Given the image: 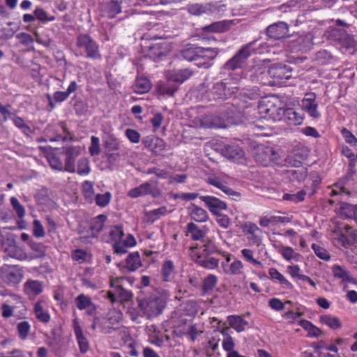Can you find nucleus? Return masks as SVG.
I'll list each match as a JSON object with an SVG mask.
<instances>
[{
	"instance_id": "nucleus-33",
	"label": "nucleus",
	"mask_w": 357,
	"mask_h": 357,
	"mask_svg": "<svg viewBox=\"0 0 357 357\" xmlns=\"http://www.w3.org/2000/svg\"><path fill=\"white\" fill-rule=\"evenodd\" d=\"M105 12L109 18H114L121 12V2L116 0H112L107 3Z\"/></svg>"
},
{
	"instance_id": "nucleus-13",
	"label": "nucleus",
	"mask_w": 357,
	"mask_h": 357,
	"mask_svg": "<svg viewBox=\"0 0 357 357\" xmlns=\"http://www.w3.org/2000/svg\"><path fill=\"white\" fill-rule=\"evenodd\" d=\"M289 31V26L284 22L274 23L266 28V33L270 38L278 40L285 37Z\"/></svg>"
},
{
	"instance_id": "nucleus-38",
	"label": "nucleus",
	"mask_w": 357,
	"mask_h": 357,
	"mask_svg": "<svg viewBox=\"0 0 357 357\" xmlns=\"http://www.w3.org/2000/svg\"><path fill=\"white\" fill-rule=\"evenodd\" d=\"M174 271V265L172 261H165L162 266V276L163 281L169 282L172 278Z\"/></svg>"
},
{
	"instance_id": "nucleus-3",
	"label": "nucleus",
	"mask_w": 357,
	"mask_h": 357,
	"mask_svg": "<svg viewBox=\"0 0 357 357\" xmlns=\"http://www.w3.org/2000/svg\"><path fill=\"white\" fill-rule=\"evenodd\" d=\"M76 46L85 54V56L93 60H101L102 55L99 45L86 33H82L77 37Z\"/></svg>"
},
{
	"instance_id": "nucleus-59",
	"label": "nucleus",
	"mask_w": 357,
	"mask_h": 357,
	"mask_svg": "<svg viewBox=\"0 0 357 357\" xmlns=\"http://www.w3.org/2000/svg\"><path fill=\"white\" fill-rule=\"evenodd\" d=\"M345 142L353 146H357V138L347 128H343L341 131Z\"/></svg>"
},
{
	"instance_id": "nucleus-25",
	"label": "nucleus",
	"mask_w": 357,
	"mask_h": 357,
	"mask_svg": "<svg viewBox=\"0 0 357 357\" xmlns=\"http://www.w3.org/2000/svg\"><path fill=\"white\" fill-rule=\"evenodd\" d=\"M159 183L157 180L151 179L143 183L146 195H151L153 198L160 197L162 191L159 188Z\"/></svg>"
},
{
	"instance_id": "nucleus-11",
	"label": "nucleus",
	"mask_w": 357,
	"mask_h": 357,
	"mask_svg": "<svg viewBox=\"0 0 357 357\" xmlns=\"http://www.w3.org/2000/svg\"><path fill=\"white\" fill-rule=\"evenodd\" d=\"M144 146L155 155H160L166 148L163 139L153 135L146 136L142 139Z\"/></svg>"
},
{
	"instance_id": "nucleus-61",
	"label": "nucleus",
	"mask_w": 357,
	"mask_h": 357,
	"mask_svg": "<svg viewBox=\"0 0 357 357\" xmlns=\"http://www.w3.org/2000/svg\"><path fill=\"white\" fill-rule=\"evenodd\" d=\"M86 256V252L82 249H77L72 253V259L79 264L84 262Z\"/></svg>"
},
{
	"instance_id": "nucleus-47",
	"label": "nucleus",
	"mask_w": 357,
	"mask_h": 357,
	"mask_svg": "<svg viewBox=\"0 0 357 357\" xmlns=\"http://www.w3.org/2000/svg\"><path fill=\"white\" fill-rule=\"evenodd\" d=\"M167 211V208L165 206L160 207L156 209H153L152 211H148L146 213V216L148 220L151 222H154L155 220L159 219L162 215H164Z\"/></svg>"
},
{
	"instance_id": "nucleus-50",
	"label": "nucleus",
	"mask_w": 357,
	"mask_h": 357,
	"mask_svg": "<svg viewBox=\"0 0 357 357\" xmlns=\"http://www.w3.org/2000/svg\"><path fill=\"white\" fill-rule=\"evenodd\" d=\"M217 277L214 275H208L203 282V291L204 293L212 290L217 284Z\"/></svg>"
},
{
	"instance_id": "nucleus-40",
	"label": "nucleus",
	"mask_w": 357,
	"mask_h": 357,
	"mask_svg": "<svg viewBox=\"0 0 357 357\" xmlns=\"http://www.w3.org/2000/svg\"><path fill=\"white\" fill-rule=\"evenodd\" d=\"M75 303L77 307L80 310L89 308L93 305L91 298L84 294H81L76 297Z\"/></svg>"
},
{
	"instance_id": "nucleus-64",
	"label": "nucleus",
	"mask_w": 357,
	"mask_h": 357,
	"mask_svg": "<svg viewBox=\"0 0 357 357\" xmlns=\"http://www.w3.org/2000/svg\"><path fill=\"white\" fill-rule=\"evenodd\" d=\"M74 109L77 115H84L87 112V105L82 100H77L74 104Z\"/></svg>"
},
{
	"instance_id": "nucleus-32",
	"label": "nucleus",
	"mask_w": 357,
	"mask_h": 357,
	"mask_svg": "<svg viewBox=\"0 0 357 357\" xmlns=\"http://www.w3.org/2000/svg\"><path fill=\"white\" fill-rule=\"evenodd\" d=\"M186 236L190 235L193 241H199L204 237V232L194 222H189L186 226Z\"/></svg>"
},
{
	"instance_id": "nucleus-21",
	"label": "nucleus",
	"mask_w": 357,
	"mask_h": 357,
	"mask_svg": "<svg viewBox=\"0 0 357 357\" xmlns=\"http://www.w3.org/2000/svg\"><path fill=\"white\" fill-rule=\"evenodd\" d=\"M202 126L208 128H225V120L219 116L213 114L205 115L201 120Z\"/></svg>"
},
{
	"instance_id": "nucleus-6",
	"label": "nucleus",
	"mask_w": 357,
	"mask_h": 357,
	"mask_svg": "<svg viewBox=\"0 0 357 357\" xmlns=\"http://www.w3.org/2000/svg\"><path fill=\"white\" fill-rule=\"evenodd\" d=\"M238 88L231 82L226 80L215 83L211 89L214 99L225 100L235 94Z\"/></svg>"
},
{
	"instance_id": "nucleus-24",
	"label": "nucleus",
	"mask_w": 357,
	"mask_h": 357,
	"mask_svg": "<svg viewBox=\"0 0 357 357\" xmlns=\"http://www.w3.org/2000/svg\"><path fill=\"white\" fill-rule=\"evenodd\" d=\"M29 245L31 250L29 260L43 258L45 256L46 246L43 243L31 241L29 242Z\"/></svg>"
},
{
	"instance_id": "nucleus-26",
	"label": "nucleus",
	"mask_w": 357,
	"mask_h": 357,
	"mask_svg": "<svg viewBox=\"0 0 357 357\" xmlns=\"http://www.w3.org/2000/svg\"><path fill=\"white\" fill-rule=\"evenodd\" d=\"M126 267L130 271H135L142 266L140 256L138 252H133L130 253L126 259Z\"/></svg>"
},
{
	"instance_id": "nucleus-34",
	"label": "nucleus",
	"mask_w": 357,
	"mask_h": 357,
	"mask_svg": "<svg viewBox=\"0 0 357 357\" xmlns=\"http://www.w3.org/2000/svg\"><path fill=\"white\" fill-rule=\"evenodd\" d=\"M34 314L36 318L44 324H47L50 320V315L44 310L42 303L39 301L36 302L34 305Z\"/></svg>"
},
{
	"instance_id": "nucleus-45",
	"label": "nucleus",
	"mask_w": 357,
	"mask_h": 357,
	"mask_svg": "<svg viewBox=\"0 0 357 357\" xmlns=\"http://www.w3.org/2000/svg\"><path fill=\"white\" fill-rule=\"evenodd\" d=\"M305 195L306 192L304 190H301L295 194L284 193L282 195V199L298 203L304 200Z\"/></svg>"
},
{
	"instance_id": "nucleus-28",
	"label": "nucleus",
	"mask_w": 357,
	"mask_h": 357,
	"mask_svg": "<svg viewBox=\"0 0 357 357\" xmlns=\"http://www.w3.org/2000/svg\"><path fill=\"white\" fill-rule=\"evenodd\" d=\"M77 84L75 81L70 82L66 91H56L53 95V99L57 102H61L68 99L69 96L77 91Z\"/></svg>"
},
{
	"instance_id": "nucleus-14",
	"label": "nucleus",
	"mask_w": 357,
	"mask_h": 357,
	"mask_svg": "<svg viewBox=\"0 0 357 357\" xmlns=\"http://www.w3.org/2000/svg\"><path fill=\"white\" fill-rule=\"evenodd\" d=\"M291 67L281 63L273 64L268 71L269 76L277 80L290 79L291 77Z\"/></svg>"
},
{
	"instance_id": "nucleus-49",
	"label": "nucleus",
	"mask_w": 357,
	"mask_h": 357,
	"mask_svg": "<svg viewBox=\"0 0 357 357\" xmlns=\"http://www.w3.org/2000/svg\"><path fill=\"white\" fill-rule=\"evenodd\" d=\"M340 40L342 47L347 49L354 48L356 45V41L354 37L346 33L342 34Z\"/></svg>"
},
{
	"instance_id": "nucleus-52",
	"label": "nucleus",
	"mask_w": 357,
	"mask_h": 357,
	"mask_svg": "<svg viewBox=\"0 0 357 357\" xmlns=\"http://www.w3.org/2000/svg\"><path fill=\"white\" fill-rule=\"evenodd\" d=\"M112 195L109 192H106L104 194H97L96 195V204L100 207L106 206L110 202Z\"/></svg>"
},
{
	"instance_id": "nucleus-53",
	"label": "nucleus",
	"mask_w": 357,
	"mask_h": 357,
	"mask_svg": "<svg viewBox=\"0 0 357 357\" xmlns=\"http://www.w3.org/2000/svg\"><path fill=\"white\" fill-rule=\"evenodd\" d=\"M47 158L52 168L59 171L64 170L62 161L54 154H50Z\"/></svg>"
},
{
	"instance_id": "nucleus-55",
	"label": "nucleus",
	"mask_w": 357,
	"mask_h": 357,
	"mask_svg": "<svg viewBox=\"0 0 357 357\" xmlns=\"http://www.w3.org/2000/svg\"><path fill=\"white\" fill-rule=\"evenodd\" d=\"M91 156L97 155L100 153L99 138L96 136L91 137V146L89 149Z\"/></svg>"
},
{
	"instance_id": "nucleus-17",
	"label": "nucleus",
	"mask_w": 357,
	"mask_h": 357,
	"mask_svg": "<svg viewBox=\"0 0 357 357\" xmlns=\"http://www.w3.org/2000/svg\"><path fill=\"white\" fill-rule=\"evenodd\" d=\"M221 151L223 156L231 160H238L244 156L243 150L235 144L225 145Z\"/></svg>"
},
{
	"instance_id": "nucleus-8",
	"label": "nucleus",
	"mask_w": 357,
	"mask_h": 357,
	"mask_svg": "<svg viewBox=\"0 0 357 357\" xmlns=\"http://www.w3.org/2000/svg\"><path fill=\"white\" fill-rule=\"evenodd\" d=\"M62 153L65 155L64 171L70 173L75 172V160L81 153L79 146H69L63 148Z\"/></svg>"
},
{
	"instance_id": "nucleus-62",
	"label": "nucleus",
	"mask_w": 357,
	"mask_h": 357,
	"mask_svg": "<svg viewBox=\"0 0 357 357\" xmlns=\"http://www.w3.org/2000/svg\"><path fill=\"white\" fill-rule=\"evenodd\" d=\"M33 234L37 238H42L45 236L44 228L38 220L33 222Z\"/></svg>"
},
{
	"instance_id": "nucleus-54",
	"label": "nucleus",
	"mask_w": 357,
	"mask_h": 357,
	"mask_svg": "<svg viewBox=\"0 0 357 357\" xmlns=\"http://www.w3.org/2000/svg\"><path fill=\"white\" fill-rule=\"evenodd\" d=\"M10 204L13 206V208L17 213V215L19 218H24L25 215V210L22 205L20 203L19 200L16 197L10 198Z\"/></svg>"
},
{
	"instance_id": "nucleus-4",
	"label": "nucleus",
	"mask_w": 357,
	"mask_h": 357,
	"mask_svg": "<svg viewBox=\"0 0 357 357\" xmlns=\"http://www.w3.org/2000/svg\"><path fill=\"white\" fill-rule=\"evenodd\" d=\"M255 43H249L243 45L241 49L229 60H228L224 68L228 70H234L242 68L246 62L248 58L252 54Z\"/></svg>"
},
{
	"instance_id": "nucleus-20",
	"label": "nucleus",
	"mask_w": 357,
	"mask_h": 357,
	"mask_svg": "<svg viewBox=\"0 0 357 357\" xmlns=\"http://www.w3.org/2000/svg\"><path fill=\"white\" fill-rule=\"evenodd\" d=\"M43 290V283L39 280L29 279L24 284V291L30 297L39 295Z\"/></svg>"
},
{
	"instance_id": "nucleus-57",
	"label": "nucleus",
	"mask_w": 357,
	"mask_h": 357,
	"mask_svg": "<svg viewBox=\"0 0 357 357\" xmlns=\"http://www.w3.org/2000/svg\"><path fill=\"white\" fill-rule=\"evenodd\" d=\"M312 248L314 250L316 255L320 259L325 261H328L330 259V255L324 248L316 244H312Z\"/></svg>"
},
{
	"instance_id": "nucleus-1",
	"label": "nucleus",
	"mask_w": 357,
	"mask_h": 357,
	"mask_svg": "<svg viewBox=\"0 0 357 357\" xmlns=\"http://www.w3.org/2000/svg\"><path fill=\"white\" fill-rule=\"evenodd\" d=\"M193 72L189 68L172 70L166 73L167 83L158 86L160 94L173 96L178 86L189 79Z\"/></svg>"
},
{
	"instance_id": "nucleus-15",
	"label": "nucleus",
	"mask_w": 357,
	"mask_h": 357,
	"mask_svg": "<svg viewBox=\"0 0 357 357\" xmlns=\"http://www.w3.org/2000/svg\"><path fill=\"white\" fill-rule=\"evenodd\" d=\"M199 199L205 203L210 212L214 215H219V213L227 208L226 203L215 197L200 196Z\"/></svg>"
},
{
	"instance_id": "nucleus-43",
	"label": "nucleus",
	"mask_w": 357,
	"mask_h": 357,
	"mask_svg": "<svg viewBox=\"0 0 357 357\" xmlns=\"http://www.w3.org/2000/svg\"><path fill=\"white\" fill-rule=\"evenodd\" d=\"M320 321L323 324L328 326L332 329H337L341 326L340 319L331 315L321 316L320 317Z\"/></svg>"
},
{
	"instance_id": "nucleus-16",
	"label": "nucleus",
	"mask_w": 357,
	"mask_h": 357,
	"mask_svg": "<svg viewBox=\"0 0 357 357\" xmlns=\"http://www.w3.org/2000/svg\"><path fill=\"white\" fill-rule=\"evenodd\" d=\"M261 112H264L274 121H281L284 118L285 109L280 107H276L270 102L265 105L260 107Z\"/></svg>"
},
{
	"instance_id": "nucleus-31",
	"label": "nucleus",
	"mask_w": 357,
	"mask_h": 357,
	"mask_svg": "<svg viewBox=\"0 0 357 357\" xmlns=\"http://www.w3.org/2000/svg\"><path fill=\"white\" fill-rule=\"evenodd\" d=\"M208 183L210 185H212L217 188L221 190L222 192H224L225 194L228 195H236L239 196V193L234 191L230 188L227 187L225 183L222 181L218 177H210L208 178Z\"/></svg>"
},
{
	"instance_id": "nucleus-56",
	"label": "nucleus",
	"mask_w": 357,
	"mask_h": 357,
	"mask_svg": "<svg viewBox=\"0 0 357 357\" xmlns=\"http://www.w3.org/2000/svg\"><path fill=\"white\" fill-rule=\"evenodd\" d=\"M13 123L15 126L20 128L26 135H29L30 133L32 132L31 128L24 122V120L21 117L17 116L14 118Z\"/></svg>"
},
{
	"instance_id": "nucleus-22",
	"label": "nucleus",
	"mask_w": 357,
	"mask_h": 357,
	"mask_svg": "<svg viewBox=\"0 0 357 357\" xmlns=\"http://www.w3.org/2000/svg\"><path fill=\"white\" fill-rule=\"evenodd\" d=\"M227 319L229 327L234 329L237 333L244 331L248 325V322L243 319L242 315H229Z\"/></svg>"
},
{
	"instance_id": "nucleus-12",
	"label": "nucleus",
	"mask_w": 357,
	"mask_h": 357,
	"mask_svg": "<svg viewBox=\"0 0 357 357\" xmlns=\"http://www.w3.org/2000/svg\"><path fill=\"white\" fill-rule=\"evenodd\" d=\"M247 238L252 244L259 246L262 242V230L255 223L248 222L243 227Z\"/></svg>"
},
{
	"instance_id": "nucleus-5",
	"label": "nucleus",
	"mask_w": 357,
	"mask_h": 357,
	"mask_svg": "<svg viewBox=\"0 0 357 357\" xmlns=\"http://www.w3.org/2000/svg\"><path fill=\"white\" fill-rule=\"evenodd\" d=\"M23 277V271L17 266L4 264L0 268V279L9 286L18 284Z\"/></svg>"
},
{
	"instance_id": "nucleus-51",
	"label": "nucleus",
	"mask_w": 357,
	"mask_h": 357,
	"mask_svg": "<svg viewBox=\"0 0 357 357\" xmlns=\"http://www.w3.org/2000/svg\"><path fill=\"white\" fill-rule=\"evenodd\" d=\"M289 178L292 181L301 182L307 177V170L305 169L289 171Z\"/></svg>"
},
{
	"instance_id": "nucleus-44",
	"label": "nucleus",
	"mask_w": 357,
	"mask_h": 357,
	"mask_svg": "<svg viewBox=\"0 0 357 357\" xmlns=\"http://www.w3.org/2000/svg\"><path fill=\"white\" fill-rule=\"evenodd\" d=\"M31 325L27 321L17 324V331L21 340H26L29 334Z\"/></svg>"
},
{
	"instance_id": "nucleus-39",
	"label": "nucleus",
	"mask_w": 357,
	"mask_h": 357,
	"mask_svg": "<svg viewBox=\"0 0 357 357\" xmlns=\"http://www.w3.org/2000/svg\"><path fill=\"white\" fill-rule=\"evenodd\" d=\"M76 338L79 345V351L82 354H85L89 349V344L87 339L84 337L82 330L79 328L76 330Z\"/></svg>"
},
{
	"instance_id": "nucleus-36",
	"label": "nucleus",
	"mask_w": 357,
	"mask_h": 357,
	"mask_svg": "<svg viewBox=\"0 0 357 357\" xmlns=\"http://www.w3.org/2000/svg\"><path fill=\"white\" fill-rule=\"evenodd\" d=\"M198 47L195 45L187 46L181 52V56L187 61H197Z\"/></svg>"
},
{
	"instance_id": "nucleus-37",
	"label": "nucleus",
	"mask_w": 357,
	"mask_h": 357,
	"mask_svg": "<svg viewBox=\"0 0 357 357\" xmlns=\"http://www.w3.org/2000/svg\"><path fill=\"white\" fill-rule=\"evenodd\" d=\"M274 154V151L271 148H266L261 151L259 150L256 158L263 165H267L268 163L272 160V155Z\"/></svg>"
},
{
	"instance_id": "nucleus-18",
	"label": "nucleus",
	"mask_w": 357,
	"mask_h": 357,
	"mask_svg": "<svg viewBox=\"0 0 357 357\" xmlns=\"http://www.w3.org/2000/svg\"><path fill=\"white\" fill-rule=\"evenodd\" d=\"M197 61L198 65H208V61L213 60L218 55L216 48L198 47Z\"/></svg>"
},
{
	"instance_id": "nucleus-41",
	"label": "nucleus",
	"mask_w": 357,
	"mask_h": 357,
	"mask_svg": "<svg viewBox=\"0 0 357 357\" xmlns=\"http://www.w3.org/2000/svg\"><path fill=\"white\" fill-rule=\"evenodd\" d=\"M268 273L271 279L277 280L280 284L285 285L289 289L293 288L292 284L289 282L276 268H270Z\"/></svg>"
},
{
	"instance_id": "nucleus-27",
	"label": "nucleus",
	"mask_w": 357,
	"mask_h": 357,
	"mask_svg": "<svg viewBox=\"0 0 357 357\" xmlns=\"http://www.w3.org/2000/svg\"><path fill=\"white\" fill-rule=\"evenodd\" d=\"M332 273L335 278L341 279L342 282L356 283V280L350 275L349 273L340 265H334L332 267Z\"/></svg>"
},
{
	"instance_id": "nucleus-29",
	"label": "nucleus",
	"mask_w": 357,
	"mask_h": 357,
	"mask_svg": "<svg viewBox=\"0 0 357 357\" xmlns=\"http://www.w3.org/2000/svg\"><path fill=\"white\" fill-rule=\"evenodd\" d=\"M261 94L257 88L243 89L239 93V98L245 102L249 100H257Z\"/></svg>"
},
{
	"instance_id": "nucleus-7",
	"label": "nucleus",
	"mask_w": 357,
	"mask_h": 357,
	"mask_svg": "<svg viewBox=\"0 0 357 357\" xmlns=\"http://www.w3.org/2000/svg\"><path fill=\"white\" fill-rule=\"evenodd\" d=\"M172 46L166 40H160L147 47L146 55L151 59L156 61L167 55L171 51Z\"/></svg>"
},
{
	"instance_id": "nucleus-48",
	"label": "nucleus",
	"mask_w": 357,
	"mask_h": 357,
	"mask_svg": "<svg viewBox=\"0 0 357 357\" xmlns=\"http://www.w3.org/2000/svg\"><path fill=\"white\" fill-rule=\"evenodd\" d=\"M203 241V255L206 257L218 252V248L216 247L214 242L211 239L206 238L204 239Z\"/></svg>"
},
{
	"instance_id": "nucleus-30",
	"label": "nucleus",
	"mask_w": 357,
	"mask_h": 357,
	"mask_svg": "<svg viewBox=\"0 0 357 357\" xmlns=\"http://www.w3.org/2000/svg\"><path fill=\"white\" fill-rule=\"evenodd\" d=\"M284 119L287 121L288 123L291 125L301 124L303 117L300 113L295 111L293 108H286Z\"/></svg>"
},
{
	"instance_id": "nucleus-63",
	"label": "nucleus",
	"mask_w": 357,
	"mask_h": 357,
	"mask_svg": "<svg viewBox=\"0 0 357 357\" xmlns=\"http://www.w3.org/2000/svg\"><path fill=\"white\" fill-rule=\"evenodd\" d=\"M145 195L146 194L143 186V183L136 188L130 189L128 192V196L132 198H137L140 196Z\"/></svg>"
},
{
	"instance_id": "nucleus-46",
	"label": "nucleus",
	"mask_w": 357,
	"mask_h": 357,
	"mask_svg": "<svg viewBox=\"0 0 357 357\" xmlns=\"http://www.w3.org/2000/svg\"><path fill=\"white\" fill-rule=\"evenodd\" d=\"M91 172L89 161L86 158H81L77 162V172L79 175H88Z\"/></svg>"
},
{
	"instance_id": "nucleus-19",
	"label": "nucleus",
	"mask_w": 357,
	"mask_h": 357,
	"mask_svg": "<svg viewBox=\"0 0 357 357\" xmlns=\"http://www.w3.org/2000/svg\"><path fill=\"white\" fill-rule=\"evenodd\" d=\"M310 43V38L307 36H299L289 40L288 47L291 52H300L305 50Z\"/></svg>"
},
{
	"instance_id": "nucleus-23",
	"label": "nucleus",
	"mask_w": 357,
	"mask_h": 357,
	"mask_svg": "<svg viewBox=\"0 0 357 357\" xmlns=\"http://www.w3.org/2000/svg\"><path fill=\"white\" fill-rule=\"evenodd\" d=\"M188 211L191 219L195 222H205L208 219L207 212L195 204H191V206L188 208Z\"/></svg>"
},
{
	"instance_id": "nucleus-35",
	"label": "nucleus",
	"mask_w": 357,
	"mask_h": 357,
	"mask_svg": "<svg viewBox=\"0 0 357 357\" xmlns=\"http://www.w3.org/2000/svg\"><path fill=\"white\" fill-rule=\"evenodd\" d=\"M106 220L107 216L102 214L98 215L94 218L90 227V229L93 232V237H97V234L102 231Z\"/></svg>"
},
{
	"instance_id": "nucleus-42",
	"label": "nucleus",
	"mask_w": 357,
	"mask_h": 357,
	"mask_svg": "<svg viewBox=\"0 0 357 357\" xmlns=\"http://www.w3.org/2000/svg\"><path fill=\"white\" fill-rule=\"evenodd\" d=\"M151 89V83L146 78H137L135 83V92L137 93H144Z\"/></svg>"
},
{
	"instance_id": "nucleus-2",
	"label": "nucleus",
	"mask_w": 357,
	"mask_h": 357,
	"mask_svg": "<svg viewBox=\"0 0 357 357\" xmlns=\"http://www.w3.org/2000/svg\"><path fill=\"white\" fill-rule=\"evenodd\" d=\"M167 298L160 292H155L149 297L138 301V306L148 317H155L160 314L166 306Z\"/></svg>"
},
{
	"instance_id": "nucleus-58",
	"label": "nucleus",
	"mask_w": 357,
	"mask_h": 357,
	"mask_svg": "<svg viewBox=\"0 0 357 357\" xmlns=\"http://www.w3.org/2000/svg\"><path fill=\"white\" fill-rule=\"evenodd\" d=\"M123 235L124 233L122 227L120 225L112 227L109 231V236H111L112 239L116 242L121 240Z\"/></svg>"
},
{
	"instance_id": "nucleus-9",
	"label": "nucleus",
	"mask_w": 357,
	"mask_h": 357,
	"mask_svg": "<svg viewBox=\"0 0 357 357\" xmlns=\"http://www.w3.org/2000/svg\"><path fill=\"white\" fill-rule=\"evenodd\" d=\"M317 96L314 92H308L305 94V97L301 101V108L305 111L313 119H318L321 114L318 111V103L316 102Z\"/></svg>"
},
{
	"instance_id": "nucleus-60",
	"label": "nucleus",
	"mask_w": 357,
	"mask_h": 357,
	"mask_svg": "<svg viewBox=\"0 0 357 357\" xmlns=\"http://www.w3.org/2000/svg\"><path fill=\"white\" fill-rule=\"evenodd\" d=\"M34 15L38 20L43 22L54 21L55 20L54 16L48 17L44 10L40 8H37L34 10Z\"/></svg>"
},
{
	"instance_id": "nucleus-10",
	"label": "nucleus",
	"mask_w": 357,
	"mask_h": 357,
	"mask_svg": "<svg viewBox=\"0 0 357 357\" xmlns=\"http://www.w3.org/2000/svg\"><path fill=\"white\" fill-rule=\"evenodd\" d=\"M197 246L190 248L191 252L190 255L193 261L201 266L208 269H214L218 266V259L214 257H204V255L197 251Z\"/></svg>"
}]
</instances>
